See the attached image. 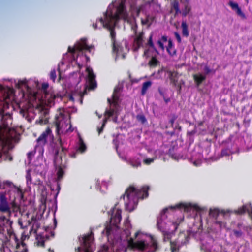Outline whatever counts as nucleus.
I'll use <instances>...</instances> for the list:
<instances>
[{
	"label": "nucleus",
	"instance_id": "obj_1",
	"mask_svg": "<svg viewBox=\"0 0 252 252\" xmlns=\"http://www.w3.org/2000/svg\"><path fill=\"white\" fill-rule=\"evenodd\" d=\"M126 0H118L110 5L107 11L104 13V20L103 18L99 19L101 27L108 29L110 32V36L112 44L116 42V32L115 27L117 22L120 18L126 19L128 18L125 7Z\"/></svg>",
	"mask_w": 252,
	"mask_h": 252
},
{
	"label": "nucleus",
	"instance_id": "obj_2",
	"mask_svg": "<svg viewBox=\"0 0 252 252\" xmlns=\"http://www.w3.org/2000/svg\"><path fill=\"white\" fill-rule=\"evenodd\" d=\"M0 117V161H11L12 158L9 155V151L13 148L12 141L15 140L16 132L10 126L12 118L10 114H1Z\"/></svg>",
	"mask_w": 252,
	"mask_h": 252
},
{
	"label": "nucleus",
	"instance_id": "obj_3",
	"mask_svg": "<svg viewBox=\"0 0 252 252\" xmlns=\"http://www.w3.org/2000/svg\"><path fill=\"white\" fill-rule=\"evenodd\" d=\"M5 189V191L0 192V211L7 213L9 217L12 214L16 217L20 209L19 203L23 198L22 192L12 183Z\"/></svg>",
	"mask_w": 252,
	"mask_h": 252
},
{
	"label": "nucleus",
	"instance_id": "obj_4",
	"mask_svg": "<svg viewBox=\"0 0 252 252\" xmlns=\"http://www.w3.org/2000/svg\"><path fill=\"white\" fill-rule=\"evenodd\" d=\"M36 142L37 145L35 146V149L39 147L40 150L42 151H43L42 147L47 143H49L54 147L55 151L54 165L58 170V178L60 180L63 175V167L64 166V164L63 163L62 155L65 150V149L63 147V143L61 139H59L55 143H54V137L52 134V131L50 129L47 128L37 139Z\"/></svg>",
	"mask_w": 252,
	"mask_h": 252
},
{
	"label": "nucleus",
	"instance_id": "obj_5",
	"mask_svg": "<svg viewBox=\"0 0 252 252\" xmlns=\"http://www.w3.org/2000/svg\"><path fill=\"white\" fill-rule=\"evenodd\" d=\"M168 210L167 208L164 209L161 213L160 216L158 218L157 226L158 229L162 233L163 241L164 242L170 241L172 252H174L179 249L180 244L185 243V242H183L182 241H180L179 239L174 241L171 240L172 235L183 219L180 220L178 222L167 220L166 213Z\"/></svg>",
	"mask_w": 252,
	"mask_h": 252
},
{
	"label": "nucleus",
	"instance_id": "obj_6",
	"mask_svg": "<svg viewBox=\"0 0 252 252\" xmlns=\"http://www.w3.org/2000/svg\"><path fill=\"white\" fill-rule=\"evenodd\" d=\"M149 187L148 186L143 187L141 189H137L133 186H130L125 191V194L121 196L124 200L126 198L127 202H125L126 209L131 212L134 210L137 206L139 199H143L148 196V191Z\"/></svg>",
	"mask_w": 252,
	"mask_h": 252
},
{
	"label": "nucleus",
	"instance_id": "obj_7",
	"mask_svg": "<svg viewBox=\"0 0 252 252\" xmlns=\"http://www.w3.org/2000/svg\"><path fill=\"white\" fill-rule=\"evenodd\" d=\"M115 205L110 212H108L110 216L109 224H108L102 233L105 234L108 238L112 240L115 239L116 235L119 233L118 224L121 220V210L116 208Z\"/></svg>",
	"mask_w": 252,
	"mask_h": 252
},
{
	"label": "nucleus",
	"instance_id": "obj_8",
	"mask_svg": "<svg viewBox=\"0 0 252 252\" xmlns=\"http://www.w3.org/2000/svg\"><path fill=\"white\" fill-rule=\"evenodd\" d=\"M129 244L141 252H156L159 250L157 240L153 237H151L150 241L148 242L142 240L134 241L133 239L131 238Z\"/></svg>",
	"mask_w": 252,
	"mask_h": 252
},
{
	"label": "nucleus",
	"instance_id": "obj_9",
	"mask_svg": "<svg viewBox=\"0 0 252 252\" xmlns=\"http://www.w3.org/2000/svg\"><path fill=\"white\" fill-rule=\"evenodd\" d=\"M123 87V85L119 83L114 89L112 95L113 101H112L110 98H108L107 99L108 102L110 105V108L109 109H107L105 113L108 117L116 115V117L114 119V122H116L117 121L118 107V101L119 100L120 92L122 91Z\"/></svg>",
	"mask_w": 252,
	"mask_h": 252
},
{
	"label": "nucleus",
	"instance_id": "obj_10",
	"mask_svg": "<svg viewBox=\"0 0 252 252\" xmlns=\"http://www.w3.org/2000/svg\"><path fill=\"white\" fill-rule=\"evenodd\" d=\"M86 71L88 73V77L86 79V85L84 86L83 88V91H78V85L76 86V89L77 91V93H78L81 99V103H82V96L87 94V90H93L97 86L96 82L95 80V76L93 73V70L92 68L87 67L86 68Z\"/></svg>",
	"mask_w": 252,
	"mask_h": 252
},
{
	"label": "nucleus",
	"instance_id": "obj_11",
	"mask_svg": "<svg viewBox=\"0 0 252 252\" xmlns=\"http://www.w3.org/2000/svg\"><path fill=\"white\" fill-rule=\"evenodd\" d=\"M92 235V234L87 236H84L82 237L81 243H82L83 247L82 248L78 247L77 248L78 252H80L81 251H83V252H92L91 245L93 242V239Z\"/></svg>",
	"mask_w": 252,
	"mask_h": 252
},
{
	"label": "nucleus",
	"instance_id": "obj_12",
	"mask_svg": "<svg viewBox=\"0 0 252 252\" xmlns=\"http://www.w3.org/2000/svg\"><path fill=\"white\" fill-rule=\"evenodd\" d=\"M61 98V95L54 93H47L45 94V102L49 107L54 106L57 98Z\"/></svg>",
	"mask_w": 252,
	"mask_h": 252
},
{
	"label": "nucleus",
	"instance_id": "obj_13",
	"mask_svg": "<svg viewBox=\"0 0 252 252\" xmlns=\"http://www.w3.org/2000/svg\"><path fill=\"white\" fill-rule=\"evenodd\" d=\"M82 43L78 42L74 47V48H71L70 46H69L68 48V51L69 53L72 54H74L75 51H78L79 52H81L83 50H90V47L86 44V40L82 39Z\"/></svg>",
	"mask_w": 252,
	"mask_h": 252
},
{
	"label": "nucleus",
	"instance_id": "obj_14",
	"mask_svg": "<svg viewBox=\"0 0 252 252\" xmlns=\"http://www.w3.org/2000/svg\"><path fill=\"white\" fill-rule=\"evenodd\" d=\"M137 26L132 27L134 30L135 34V37L134 39L133 42V48L134 51H137L138 50L139 48L143 45V33L142 32L139 34H137L135 30Z\"/></svg>",
	"mask_w": 252,
	"mask_h": 252
},
{
	"label": "nucleus",
	"instance_id": "obj_15",
	"mask_svg": "<svg viewBox=\"0 0 252 252\" xmlns=\"http://www.w3.org/2000/svg\"><path fill=\"white\" fill-rule=\"evenodd\" d=\"M13 222L5 217L2 216L0 218V223L2 224L5 228L7 233L10 236L13 232L12 228Z\"/></svg>",
	"mask_w": 252,
	"mask_h": 252
},
{
	"label": "nucleus",
	"instance_id": "obj_16",
	"mask_svg": "<svg viewBox=\"0 0 252 252\" xmlns=\"http://www.w3.org/2000/svg\"><path fill=\"white\" fill-rule=\"evenodd\" d=\"M209 215L211 217L214 218L216 220V222L221 225L222 222L218 220V218L220 216L224 217L225 212L224 211H220L218 209H210Z\"/></svg>",
	"mask_w": 252,
	"mask_h": 252
},
{
	"label": "nucleus",
	"instance_id": "obj_17",
	"mask_svg": "<svg viewBox=\"0 0 252 252\" xmlns=\"http://www.w3.org/2000/svg\"><path fill=\"white\" fill-rule=\"evenodd\" d=\"M176 208H184V210L187 212L190 211L191 209H194L197 211H201V208L198 206L192 205L191 204H185L181 203L176 205L175 207H171L172 209H174Z\"/></svg>",
	"mask_w": 252,
	"mask_h": 252
},
{
	"label": "nucleus",
	"instance_id": "obj_18",
	"mask_svg": "<svg viewBox=\"0 0 252 252\" xmlns=\"http://www.w3.org/2000/svg\"><path fill=\"white\" fill-rule=\"evenodd\" d=\"M246 212H247L249 214L252 213V207L250 204L244 205L242 207L236 211V213L238 214H242Z\"/></svg>",
	"mask_w": 252,
	"mask_h": 252
},
{
	"label": "nucleus",
	"instance_id": "obj_19",
	"mask_svg": "<svg viewBox=\"0 0 252 252\" xmlns=\"http://www.w3.org/2000/svg\"><path fill=\"white\" fill-rule=\"evenodd\" d=\"M127 162L133 168H138L141 165L140 159L137 157L130 158L127 161Z\"/></svg>",
	"mask_w": 252,
	"mask_h": 252
},
{
	"label": "nucleus",
	"instance_id": "obj_20",
	"mask_svg": "<svg viewBox=\"0 0 252 252\" xmlns=\"http://www.w3.org/2000/svg\"><path fill=\"white\" fill-rule=\"evenodd\" d=\"M193 78L197 87H199L202 82L206 79L205 75L201 73L193 74Z\"/></svg>",
	"mask_w": 252,
	"mask_h": 252
},
{
	"label": "nucleus",
	"instance_id": "obj_21",
	"mask_svg": "<svg viewBox=\"0 0 252 252\" xmlns=\"http://www.w3.org/2000/svg\"><path fill=\"white\" fill-rule=\"evenodd\" d=\"M184 4V8L182 10V15L185 17L191 11V7L189 4V0L187 1L184 0V2H182Z\"/></svg>",
	"mask_w": 252,
	"mask_h": 252
},
{
	"label": "nucleus",
	"instance_id": "obj_22",
	"mask_svg": "<svg viewBox=\"0 0 252 252\" xmlns=\"http://www.w3.org/2000/svg\"><path fill=\"white\" fill-rule=\"evenodd\" d=\"M113 44V51L114 52L116 53V57L117 58L120 55V54L122 52L123 47L117 44L116 42H114Z\"/></svg>",
	"mask_w": 252,
	"mask_h": 252
},
{
	"label": "nucleus",
	"instance_id": "obj_23",
	"mask_svg": "<svg viewBox=\"0 0 252 252\" xmlns=\"http://www.w3.org/2000/svg\"><path fill=\"white\" fill-rule=\"evenodd\" d=\"M181 27L182 29V35L184 36L188 37L189 35V32L188 31V26L186 21H182Z\"/></svg>",
	"mask_w": 252,
	"mask_h": 252
},
{
	"label": "nucleus",
	"instance_id": "obj_24",
	"mask_svg": "<svg viewBox=\"0 0 252 252\" xmlns=\"http://www.w3.org/2000/svg\"><path fill=\"white\" fill-rule=\"evenodd\" d=\"M86 149V146L85 144L83 143L82 140H80V145L78 149L77 150L76 153L73 154L72 155V157L75 158L76 155L81 152V153L85 151Z\"/></svg>",
	"mask_w": 252,
	"mask_h": 252
},
{
	"label": "nucleus",
	"instance_id": "obj_25",
	"mask_svg": "<svg viewBox=\"0 0 252 252\" xmlns=\"http://www.w3.org/2000/svg\"><path fill=\"white\" fill-rule=\"evenodd\" d=\"M173 44L171 40H168V45L166 48V50L168 53L171 55H174L176 54V51L173 49Z\"/></svg>",
	"mask_w": 252,
	"mask_h": 252
},
{
	"label": "nucleus",
	"instance_id": "obj_26",
	"mask_svg": "<svg viewBox=\"0 0 252 252\" xmlns=\"http://www.w3.org/2000/svg\"><path fill=\"white\" fill-rule=\"evenodd\" d=\"M152 82L151 81H147L144 82L143 84L142 90H141V95H144L146 94L147 90L151 86Z\"/></svg>",
	"mask_w": 252,
	"mask_h": 252
},
{
	"label": "nucleus",
	"instance_id": "obj_27",
	"mask_svg": "<svg viewBox=\"0 0 252 252\" xmlns=\"http://www.w3.org/2000/svg\"><path fill=\"white\" fill-rule=\"evenodd\" d=\"M155 20V18L154 17L151 16L150 15H148L146 16V18L145 20H142V23L143 25H148V27H149L153 21Z\"/></svg>",
	"mask_w": 252,
	"mask_h": 252
},
{
	"label": "nucleus",
	"instance_id": "obj_28",
	"mask_svg": "<svg viewBox=\"0 0 252 252\" xmlns=\"http://www.w3.org/2000/svg\"><path fill=\"white\" fill-rule=\"evenodd\" d=\"M16 86L19 88L21 89L22 87H24L26 89H29V87L27 84L26 80H18V82L15 83Z\"/></svg>",
	"mask_w": 252,
	"mask_h": 252
},
{
	"label": "nucleus",
	"instance_id": "obj_29",
	"mask_svg": "<svg viewBox=\"0 0 252 252\" xmlns=\"http://www.w3.org/2000/svg\"><path fill=\"white\" fill-rule=\"evenodd\" d=\"M147 44H148V45L149 46V47L150 48L153 49L156 52V54H158V51L155 48V47L154 46V44L153 43V41H152V35H151L150 36V37L149 38V40L148 41Z\"/></svg>",
	"mask_w": 252,
	"mask_h": 252
},
{
	"label": "nucleus",
	"instance_id": "obj_30",
	"mask_svg": "<svg viewBox=\"0 0 252 252\" xmlns=\"http://www.w3.org/2000/svg\"><path fill=\"white\" fill-rule=\"evenodd\" d=\"M159 63L158 61L155 58V57L153 56L149 62V64L151 66H156L158 65Z\"/></svg>",
	"mask_w": 252,
	"mask_h": 252
},
{
	"label": "nucleus",
	"instance_id": "obj_31",
	"mask_svg": "<svg viewBox=\"0 0 252 252\" xmlns=\"http://www.w3.org/2000/svg\"><path fill=\"white\" fill-rule=\"evenodd\" d=\"M136 119L139 122H140L142 124H144L147 121L145 117L143 114L137 115Z\"/></svg>",
	"mask_w": 252,
	"mask_h": 252
},
{
	"label": "nucleus",
	"instance_id": "obj_32",
	"mask_svg": "<svg viewBox=\"0 0 252 252\" xmlns=\"http://www.w3.org/2000/svg\"><path fill=\"white\" fill-rule=\"evenodd\" d=\"M179 9V2L175 0L171 4V10H176Z\"/></svg>",
	"mask_w": 252,
	"mask_h": 252
},
{
	"label": "nucleus",
	"instance_id": "obj_33",
	"mask_svg": "<svg viewBox=\"0 0 252 252\" xmlns=\"http://www.w3.org/2000/svg\"><path fill=\"white\" fill-rule=\"evenodd\" d=\"M11 185V182L9 181H5L3 182H2L0 180V189H6L7 188V186H10Z\"/></svg>",
	"mask_w": 252,
	"mask_h": 252
},
{
	"label": "nucleus",
	"instance_id": "obj_34",
	"mask_svg": "<svg viewBox=\"0 0 252 252\" xmlns=\"http://www.w3.org/2000/svg\"><path fill=\"white\" fill-rule=\"evenodd\" d=\"M229 5L231 7L232 10L234 11L236 10L237 9H238V8L239 7L237 3H235L232 1H229Z\"/></svg>",
	"mask_w": 252,
	"mask_h": 252
},
{
	"label": "nucleus",
	"instance_id": "obj_35",
	"mask_svg": "<svg viewBox=\"0 0 252 252\" xmlns=\"http://www.w3.org/2000/svg\"><path fill=\"white\" fill-rule=\"evenodd\" d=\"M236 14L241 17L242 18H245V15L244 13L241 11V9L240 7L238 8L236 10H235Z\"/></svg>",
	"mask_w": 252,
	"mask_h": 252
},
{
	"label": "nucleus",
	"instance_id": "obj_36",
	"mask_svg": "<svg viewBox=\"0 0 252 252\" xmlns=\"http://www.w3.org/2000/svg\"><path fill=\"white\" fill-rule=\"evenodd\" d=\"M50 78L53 82L55 81L56 78V72L55 69H53L51 71L50 73Z\"/></svg>",
	"mask_w": 252,
	"mask_h": 252
},
{
	"label": "nucleus",
	"instance_id": "obj_37",
	"mask_svg": "<svg viewBox=\"0 0 252 252\" xmlns=\"http://www.w3.org/2000/svg\"><path fill=\"white\" fill-rule=\"evenodd\" d=\"M230 154V151L228 149H225L221 151V156H228Z\"/></svg>",
	"mask_w": 252,
	"mask_h": 252
},
{
	"label": "nucleus",
	"instance_id": "obj_38",
	"mask_svg": "<svg viewBox=\"0 0 252 252\" xmlns=\"http://www.w3.org/2000/svg\"><path fill=\"white\" fill-rule=\"evenodd\" d=\"M204 71V75H207L211 73L213 70L211 69H210L207 66H205L203 69Z\"/></svg>",
	"mask_w": 252,
	"mask_h": 252
},
{
	"label": "nucleus",
	"instance_id": "obj_39",
	"mask_svg": "<svg viewBox=\"0 0 252 252\" xmlns=\"http://www.w3.org/2000/svg\"><path fill=\"white\" fill-rule=\"evenodd\" d=\"M44 113L45 114V117H46V115L47 114L48 112H44ZM47 122H48V120H47V118H46V117H45L44 119L43 118L40 119L39 120V123L40 124H46L47 123Z\"/></svg>",
	"mask_w": 252,
	"mask_h": 252
},
{
	"label": "nucleus",
	"instance_id": "obj_40",
	"mask_svg": "<svg viewBox=\"0 0 252 252\" xmlns=\"http://www.w3.org/2000/svg\"><path fill=\"white\" fill-rule=\"evenodd\" d=\"M176 119H177V117L175 115H173L172 116V118L170 120L168 125L170 126H171L172 127L174 128L173 124H174V121L176 120Z\"/></svg>",
	"mask_w": 252,
	"mask_h": 252
},
{
	"label": "nucleus",
	"instance_id": "obj_41",
	"mask_svg": "<svg viewBox=\"0 0 252 252\" xmlns=\"http://www.w3.org/2000/svg\"><path fill=\"white\" fill-rule=\"evenodd\" d=\"M155 160V158H146L144 160V162L146 164H150L152 162H153Z\"/></svg>",
	"mask_w": 252,
	"mask_h": 252
},
{
	"label": "nucleus",
	"instance_id": "obj_42",
	"mask_svg": "<svg viewBox=\"0 0 252 252\" xmlns=\"http://www.w3.org/2000/svg\"><path fill=\"white\" fill-rule=\"evenodd\" d=\"M56 130L58 133H59L60 132H63L60 123H56Z\"/></svg>",
	"mask_w": 252,
	"mask_h": 252
},
{
	"label": "nucleus",
	"instance_id": "obj_43",
	"mask_svg": "<svg viewBox=\"0 0 252 252\" xmlns=\"http://www.w3.org/2000/svg\"><path fill=\"white\" fill-rule=\"evenodd\" d=\"M233 232L235 236L237 237H241L242 234V232L241 230H234Z\"/></svg>",
	"mask_w": 252,
	"mask_h": 252
},
{
	"label": "nucleus",
	"instance_id": "obj_44",
	"mask_svg": "<svg viewBox=\"0 0 252 252\" xmlns=\"http://www.w3.org/2000/svg\"><path fill=\"white\" fill-rule=\"evenodd\" d=\"M26 179H27V184H31L32 183V177L29 172H28L27 173Z\"/></svg>",
	"mask_w": 252,
	"mask_h": 252
},
{
	"label": "nucleus",
	"instance_id": "obj_45",
	"mask_svg": "<svg viewBox=\"0 0 252 252\" xmlns=\"http://www.w3.org/2000/svg\"><path fill=\"white\" fill-rule=\"evenodd\" d=\"M174 35L178 42L180 43L181 42V38L180 34L178 32H175Z\"/></svg>",
	"mask_w": 252,
	"mask_h": 252
},
{
	"label": "nucleus",
	"instance_id": "obj_46",
	"mask_svg": "<svg viewBox=\"0 0 252 252\" xmlns=\"http://www.w3.org/2000/svg\"><path fill=\"white\" fill-rule=\"evenodd\" d=\"M34 153H35V152L34 151H32V152H29L28 154V158H29V159L30 160L31 159V158H32V157L34 156Z\"/></svg>",
	"mask_w": 252,
	"mask_h": 252
},
{
	"label": "nucleus",
	"instance_id": "obj_47",
	"mask_svg": "<svg viewBox=\"0 0 252 252\" xmlns=\"http://www.w3.org/2000/svg\"><path fill=\"white\" fill-rule=\"evenodd\" d=\"M5 232H6V228L0 223V232L4 234Z\"/></svg>",
	"mask_w": 252,
	"mask_h": 252
},
{
	"label": "nucleus",
	"instance_id": "obj_48",
	"mask_svg": "<svg viewBox=\"0 0 252 252\" xmlns=\"http://www.w3.org/2000/svg\"><path fill=\"white\" fill-rule=\"evenodd\" d=\"M158 44L159 45V47L162 50H164V46L163 43L161 42L160 40H158Z\"/></svg>",
	"mask_w": 252,
	"mask_h": 252
},
{
	"label": "nucleus",
	"instance_id": "obj_49",
	"mask_svg": "<svg viewBox=\"0 0 252 252\" xmlns=\"http://www.w3.org/2000/svg\"><path fill=\"white\" fill-rule=\"evenodd\" d=\"M106 120L104 122L103 124H102V126H101V128H97V130H98V133L99 134H100L103 131V127L104 126H105V123L106 122Z\"/></svg>",
	"mask_w": 252,
	"mask_h": 252
},
{
	"label": "nucleus",
	"instance_id": "obj_50",
	"mask_svg": "<svg viewBox=\"0 0 252 252\" xmlns=\"http://www.w3.org/2000/svg\"><path fill=\"white\" fill-rule=\"evenodd\" d=\"M158 92H159L160 95L161 96L164 97V93L162 89L160 87H159L158 89Z\"/></svg>",
	"mask_w": 252,
	"mask_h": 252
},
{
	"label": "nucleus",
	"instance_id": "obj_51",
	"mask_svg": "<svg viewBox=\"0 0 252 252\" xmlns=\"http://www.w3.org/2000/svg\"><path fill=\"white\" fill-rule=\"evenodd\" d=\"M182 10H181L180 9L175 10L174 17H175L179 14H182Z\"/></svg>",
	"mask_w": 252,
	"mask_h": 252
},
{
	"label": "nucleus",
	"instance_id": "obj_52",
	"mask_svg": "<svg viewBox=\"0 0 252 252\" xmlns=\"http://www.w3.org/2000/svg\"><path fill=\"white\" fill-rule=\"evenodd\" d=\"M149 50L150 49H148V50H145L144 53V56H145L146 57H149Z\"/></svg>",
	"mask_w": 252,
	"mask_h": 252
},
{
	"label": "nucleus",
	"instance_id": "obj_53",
	"mask_svg": "<svg viewBox=\"0 0 252 252\" xmlns=\"http://www.w3.org/2000/svg\"><path fill=\"white\" fill-rule=\"evenodd\" d=\"M20 114L23 115V117L25 116V115L27 114V112L23 109L20 110Z\"/></svg>",
	"mask_w": 252,
	"mask_h": 252
},
{
	"label": "nucleus",
	"instance_id": "obj_54",
	"mask_svg": "<svg viewBox=\"0 0 252 252\" xmlns=\"http://www.w3.org/2000/svg\"><path fill=\"white\" fill-rule=\"evenodd\" d=\"M163 41V42H166L167 41V37L166 36H163L161 38V41Z\"/></svg>",
	"mask_w": 252,
	"mask_h": 252
},
{
	"label": "nucleus",
	"instance_id": "obj_55",
	"mask_svg": "<svg viewBox=\"0 0 252 252\" xmlns=\"http://www.w3.org/2000/svg\"><path fill=\"white\" fill-rule=\"evenodd\" d=\"M163 98L166 104L168 103L170 101V99L169 98H165V96L163 97Z\"/></svg>",
	"mask_w": 252,
	"mask_h": 252
},
{
	"label": "nucleus",
	"instance_id": "obj_56",
	"mask_svg": "<svg viewBox=\"0 0 252 252\" xmlns=\"http://www.w3.org/2000/svg\"><path fill=\"white\" fill-rule=\"evenodd\" d=\"M181 237H184V238H186V239H187L188 237L187 236H186V235L184 233H181L180 234L179 236V238Z\"/></svg>",
	"mask_w": 252,
	"mask_h": 252
},
{
	"label": "nucleus",
	"instance_id": "obj_57",
	"mask_svg": "<svg viewBox=\"0 0 252 252\" xmlns=\"http://www.w3.org/2000/svg\"><path fill=\"white\" fill-rule=\"evenodd\" d=\"M93 27L94 29H96L97 28V22L95 23H94L93 24Z\"/></svg>",
	"mask_w": 252,
	"mask_h": 252
},
{
	"label": "nucleus",
	"instance_id": "obj_58",
	"mask_svg": "<svg viewBox=\"0 0 252 252\" xmlns=\"http://www.w3.org/2000/svg\"><path fill=\"white\" fill-rule=\"evenodd\" d=\"M174 129H178L179 131H180L181 130V126H179V125H177L176 126L175 128H174Z\"/></svg>",
	"mask_w": 252,
	"mask_h": 252
},
{
	"label": "nucleus",
	"instance_id": "obj_59",
	"mask_svg": "<svg viewBox=\"0 0 252 252\" xmlns=\"http://www.w3.org/2000/svg\"><path fill=\"white\" fill-rule=\"evenodd\" d=\"M171 80H172L173 83H174L175 84H176L177 81L175 79L171 78Z\"/></svg>",
	"mask_w": 252,
	"mask_h": 252
},
{
	"label": "nucleus",
	"instance_id": "obj_60",
	"mask_svg": "<svg viewBox=\"0 0 252 252\" xmlns=\"http://www.w3.org/2000/svg\"><path fill=\"white\" fill-rule=\"evenodd\" d=\"M139 232H137L135 233V237H138V235H139Z\"/></svg>",
	"mask_w": 252,
	"mask_h": 252
},
{
	"label": "nucleus",
	"instance_id": "obj_61",
	"mask_svg": "<svg viewBox=\"0 0 252 252\" xmlns=\"http://www.w3.org/2000/svg\"><path fill=\"white\" fill-rule=\"evenodd\" d=\"M3 89V87L2 86L0 85V91H2Z\"/></svg>",
	"mask_w": 252,
	"mask_h": 252
},
{
	"label": "nucleus",
	"instance_id": "obj_62",
	"mask_svg": "<svg viewBox=\"0 0 252 252\" xmlns=\"http://www.w3.org/2000/svg\"><path fill=\"white\" fill-rule=\"evenodd\" d=\"M48 86V85L47 84L44 85H43V88H44V89H46Z\"/></svg>",
	"mask_w": 252,
	"mask_h": 252
},
{
	"label": "nucleus",
	"instance_id": "obj_63",
	"mask_svg": "<svg viewBox=\"0 0 252 252\" xmlns=\"http://www.w3.org/2000/svg\"><path fill=\"white\" fill-rule=\"evenodd\" d=\"M70 99L71 100H73V97L72 96H71L70 97Z\"/></svg>",
	"mask_w": 252,
	"mask_h": 252
},
{
	"label": "nucleus",
	"instance_id": "obj_64",
	"mask_svg": "<svg viewBox=\"0 0 252 252\" xmlns=\"http://www.w3.org/2000/svg\"><path fill=\"white\" fill-rule=\"evenodd\" d=\"M22 252H28L27 249H25Z\"/></svg>",
	"mask_w": 252,
	"mask_h": 252
}]
</instances>
